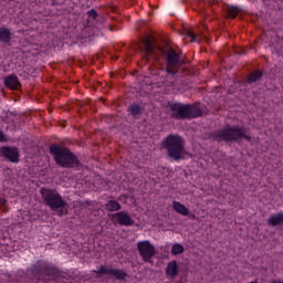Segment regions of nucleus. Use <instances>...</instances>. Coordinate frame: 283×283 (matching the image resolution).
I'll list each match as a JSON object with an SVG mask.
<instances>
[{"label": "nucleus", "instance_id": "f257e3e1", "mask_svg": "<svg viewBox=\"0 0 283 283\" xmlns=\"http://www.w3.org/2000/svg\"><path fill=\"white\" fill-rule=\"evenodd\" d=\"M142 43L144 45V61L149 62L151 59L158 61L163 56L167 65L166 85L168 87H176L178 85V76L176 74H178L180 65H185V61L180 59V54L176 53V50L169 45H159L153 35L142 38Z\"/></svg>", "mask_w": 283, "mask_h": 283}, {"label": "nucleus", "instance_id": "f03ea898", "mask_svg": "<svg viewBox=\"0 0 283 283\" xmlns=\"http://www.w3.org/2000/svg\"><path fill=\"white\" fill-rule=\"evenodd\" d=\"M41 198L51 209V211H56L57 216H65L67 213V201L63 199V196L56 190L41 188Z\"/></svg>", "mask_w": 283, "mask_h": 283}, {"label": "nucleus", "instance_id": "7ed1b4c3", "mask_svg": "<svg viewBox=\"0 0 283 283\" xmlns=\"http://www.w3.org/2000/svg\"><path fill=\"white\" fill-rule=\"evenodd\" d=\"M164 147L168 158H171L172 160H181V158H185V154H187V150L185 149V139L178 135H169L164 140Z\"/></svg>", "mask_w": 283, "mask_h": 283}, {"label": "nucleus", "instance_id": "20e7f679", "mask_svg": "<svg viewBox=\"0 0 283 283\" xmlns=\"http://www.w3.org/2000/svg\"><path fill=\"white\" fill-rule=\"evenodd\" d=\"M50 154L54 157V160L60 167H76L78 165V159L70 149L66 147H61L56 144L50 146Z\"/></svg>", "mask_w": 283, "mask_h": 283}, {"label": "nucleus", "instance_id": "39448f33", "mask_svg": "<svg viewBox=\"0 0 283 283\" xmlns=\"http://www.w3.org/2000/svg\"><path fill=\"white\" fill-rule=\"evenodd\" d=\"M214 140L221 142L224 140L229 143L231 140H240V138H244L245 140H251V136L247 135V128L243 127H231L228 126L223 129L217 130L213 133Z\"/></svg>", "mask_w": 283, "mask_h": 283}, {"label": "nucleus", "instance_id": "423d86ee", "mask_svg": "<svg viewBox=\"0 0 283 283\" xmlns=\"http://www.w3.org/2000/svg\"><path fill=\"white\" fill-rule=\"evenodd\" d=\"M170 109L172 112V118H176L177 120H182L185 118H200V116H202V111L195 105L175 103L170 104Z\"/></svg>", "mask_w": 283, "mask_h": 283}, {"label": "nucleus", "instance_id": "0eeeda50", "mask_svg": "<svg viewBox=\"0 0 283 283\" xmlns=\"http://www.w3.org/2000/svg\"><path fill=\"white\" fill-rule=\"evenodd\" d=\"M137 251L144 262H151V258L156 255V247H154L149 241H139L137 243Z\"/></svg>", "mask_w": 283, "mask_h": 283}, {"label": "nucleus", "instance_id": "6e6552de", "mask_svg": "<svg viewBox=\"0 0 283 283\" xmlns=\"http://www.w3.org/2000/svg\"><path fill=\"white\" fill-rule=\"evenodd\" d=\"M109 218L115 224H120V227H132L134 224V219L125 211L112 213Z\"/></svg>", "mask_w": 283, "mask_h": 283}, {"label": "nucleus", "instance_id": "1a4fd4ad", "mask_svg": "<svg viewBox=\"0 0 283 283\" xmlns=\"http://www.w3.org/2000/svg\"><path fill=\"white\" fill-rule=\"evenodd\" d=\"M93 273H97V275H112L116 280H125L127 274L122 270L108 269L107 266H101L98 270H94Z\"/></svg>", "mask_w": 283, "mask_h": 283}, {"label": "nucleus", "instance_id": "9d476101", "mask_svg": "<svg viewBox=\"0 0 283 283\" xmlns=\"http://www.w3.org/2000/svg\"><path fill=\"white\" fill-rule=\"evenodd\" d=\"M1 154L4 158H8L10 163H19V150L12 147H3Z\"/></svg>", "mask_w": 283, "mask_h": 283}, {"label": "nucleus", "instance_id": "9b49d317", "mask_svg": "<svg viewBox=\"0 0 283 283\" xmlns=\"http://www.w3.org/2000/svg\"><path fill=\"white\" fill-rule=\"evenodd\" d=\"M179 273L178 262L170 261L166 266V275L174 280Z\"/></svg>", "mask_w": 283, "mask_h": 283}, {"label": "nucleus", "instance_id": "f8f14e48", "mask_svg": "<svg viewBox=\"0 0 283 283\" xmlns=\"http://www.w3.org/2000/svg\"><path fill=\"white\" fill-rule=\"evenodd\" d=\"M4 85L10 90H19V85H21V83H19V77L15 75H9L4 78Z\"/></svg>", "mask_w": 283, "mask_h": 283}, {"label": "nucleus", "instance_id": "ddd939ff", "mask_svg": "<svg viewBox=\"0 0 283 283\" xmlns=\"http://www.w3.org/2000/svg\"><path fill=\"white\" fill-rule=\"evenodd\" d=\"M268 224H269V227H277L280 224H283V212L272 214L268 219Z\"/></svg>", "mask_w": 283, "mask_h": 283}, {"label": "nucleus", "instance_id": "4468645a", "mask_svg": "<svg viewBox=\"0 0 283 283\" xmlns=\"http://www.w3.org/2000/svg\"><path fill=\"white\" fill-rule=\"evenodd\" d=\"M172 209L180 216H189V209L178 201H172Z\"/></svg>", "mask_w": 283, "mask_h": 283}, {"label": "nucleus", "instance_id": "2eb2a0df", "mask_svg": "<svg viewBox=\"0 0 283 283\" xmlns=\"http://www.w3.org/2000/svg\"><path fill=\"white\" fill-rule=\"evenodd\" d=\"M12 41V32L9 29L0 28V43H10Z\"/></svg>", "mask_w": 283, "mask_h": 283}, {"label": "nucleus", "instance_id": "dca6fc26", "mask_svg": "<svg viewBox=\"0 0 283 283\" xmlns=\"http://www.w3.org/2000/svg\"><path fill=\"white\" fill-rule=\"evenodd\" d=\"M107 211H120V203L116 200H108L106 203Z\"/></svg>", "mask_w": 283, "mask_h": 283}, {"label": "nucleus", "instance_id": "f3484780", "mask_svg": "<svg viewBox=\"0 0 283 283\" xmlns=\"http://www.w3.org/2000/svg\"><path fill=\"white\" fill-rule=\"evenodd\" d=\"M185 35L188 36L189 39H191V41L200 43V35L196 34V32H193V30L186 29Z\"/></svg>", "mask_w": 283, "mask_h": 283}, {"label": "nucleus", "instance_id": "a211bd4d", "mask_svg": "<svg viewBox=\"0 0 283 283\" xmlns=\"http://www.w3.org/2000/svg\"><path fill=\"white\" fill-rule=\"evenodd\" d=\"M226 12L228 17H230V19H235V17H238L240 12V9H238L237 7H227Z\"/></svg>", "mask_w": 283, "mask_h": 283}, {"label": "nucleus", "instance_id": "6ab92c4d", "mask_svg": "<svg viewBox=\"0 0 283 283\" xmlns=\"http://www.w3.org/2000/svg\"><path fill=\"white\" fill-rule=\"evenodd\" d=\"M260 78H262V72H253L249 75L248 83H255L256 81H260Z\"/></svg>", "mask_w": 283, "mask_h": 283}, {"label": "nucleus", "instance_id": "aec40b11", "mask_svg": "<svg viewBox=\"0 0 283 283\" xmlns=\"http://www.w3.org/2000/svg\"><path fill=\"white\" fill-rule=\"evenodd\" d=\"M180 253H185V247H182V244H180V243H177V244L172 245L171 254L172 255H180Z\"/></svg>", "mask_w": 283, "mask_h": 283}, {"label": "nucleus", "instance_id": "412c9836", "mask_svg": "<svg viewBox=\"0 0 283 283\" xmlns=\"http://www.w3.org/2000/svg\"><path fill=\"white\" fill-rule=\"evenodd\" d=\"M128 112L129 114H132V116H138V114H140L142 108L140 105L138 104H133L128 107Z\"/></svg>", "mask_w": 283, "mask_h": 283}, {"label": "nucleus", "instance_id": "4be33fe9", "mask_svg": "<svg viewBox=\"0 0 283 283\" xmlns=\"http://www.w3.org/2000/svg\"><path fill=\"white\" fill-rule=\"evenodd\" d=\"M44 273L45 275H56L57 270L52 265H44Z\"/></svg>", "mask_w": 283, "mask_h": 283}, {"label": "nucleus", "instance_id": "5701e85b", "mask_svg": "<svg viewBox=\"0 0 283 283\" xmlns=\"http://www.w3.org/2000/svg\"><path fill=\"white\" fill-rule=\"evenodd\" d=\"M87 14H88L90 19H96V17L98 15V14L96 13V10H94V9L90 10V11L87 12Z\"/></svg>", "mask_w": 283, "mask_h": 283}, {"label": "nucleus", "instance_id": "b1692460", "mask_svg": "<svg viewBox=\"0 0 283 283\" xmlns=\"http://www.w3.org/2000/svg\"><path fill=\"white\" fill-rule=\"evenodd\" d=\"M3 140H6V135L0 130V143H3Z\"/></svg>", "mask_w": 283, "mask_h": 283}, {"label": "nucleus", "instance_id": "393cba45", "mask_svg": "<svg viewBox=\"0 0 283 283\" xmlns=\"http://www.w3.org/2000/svg\"><path fill=\"white\" fill-rule=\"evenodd\" d=\"M137 25H147V22L140 21V22L137 23Z\"/></svg>", "mask_w": 283, "mask_h": 283}, {"label": "nucleus", "instance_id": "a878e982", "mask_svg": "<svg viewBox=\"0 0 283 283\" xmlns=\"http://www.w3.org/2000/svg\"><path fill=\"white\" fill-rule=\"evenodd\" d=\"M0 205H1L2 207H4V205H6V199H0Z\"/></svg>", "mask_w": 283, "mask_h": 283}, {"label": "nucleus", "instance_id": "bb28decb", "mask_svg": "<svg viewBox=\"0 0 283 283\" xmlns=\"http://www.w3.org/2000/svg\"><path fill=\"white\" fill-rule=\"evenodd\" d=\"M238 54H245V51L241 50V51L238 52Z\"/></svg>", "mask_w": 283, "mask_h": 283}]
</instances>
